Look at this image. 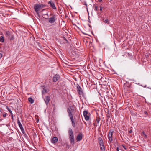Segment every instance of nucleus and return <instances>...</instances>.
<instances>
[{
  "mask_svg": "<svg viewBox=\"0 0 151 151\" xmlns=\"http://www.w3.org/2000/svg\"><path fill=\"white\" fill-rule=\"evenodd\" d=\"M45 16L47 15V17H46L45 18L46 19H48V22L50 24H52L54 23L56 21V20H57V18L56 15L55 14H50V15H52V16L50 17L49 18H48V15L47 13L46 14H45L44 15ZM44 18H45V17H43Z\"/></svg>",
  "mask_w": 151,
  "mask_h": 151,
  "instance_id": "nucleus-1",
  "label": "nucleus"
},
{
  "mask_svg": "<svg viewBox=\"0 0 151 151\" xmlns=\"http://www.w3.org/2000/svg\"><path fill=\"white\" fill-rule=\"evenodd\" d=\"M47 6L46 5L44 4H36L34 5V9L36 13L38 14L39 11L42 8Z\"/></svg>",
  "mask_w": 151,
  "mask_h": 151,
  "instance_id": "nucleus-2",
  "label": "nucleus"
},
{
  "mask_svg": "<svg viewBox=\"0 0 151 151\" xmlns=\"http://www.w3.org/2000/svg\"><path fill=\"white\" fill-rule=\"evenodd\" d=\"M68 132L70 143L73 145L75 143L74 138L72 130L71 128L69 129Z\"/></svg>",
  "mask_w": 151,
  "mask_h": 151,
  "instance_id": "nucleus-3",
  "label": "nucleus"
},
{
  "mask_svg": "<svg viewBox=\"0 0 151 151\" xmlns=\"http://www.w3.org/2000/svg\"><path fill=\"white\" fill-rule=\"evenodd\" d=\"M124 91L125 93L129 91H132V89L130 84L128 82H126L123 86Z\"/></svg>",
  "mask_w": 151,
  "mask_h": 151,
  "instance_id": "nucleus-4",
  "label": "nucleus"
},
{
  "mask_svg": "<svg viewBox=\"0 0 151 151\" xmlns=\"http://www.w3.org/2000/svg\"><path fill=\"white\" fill-rule=\"evenodd\" d=\"M6 37L10 40H13L14 39V37L12 33L9 31H7L4 33Z\"/></svg>",
  "mask_w": 151,
  "mask_h": 151,
  "instance_id": "nucleus-5",
  "label": "nucleus"
},
{
  "mask_svg": "<svg viewBox=\"0 0 151 151\" xmlns=\"http://www.w3.org/2000/svg\"><path fill=\"white\" fill-rule=\"evenodd\" d=\"M67 112L69 115L70 118L73 117V115L72 114V112L74 111V109L73 106H70L69 108L67 109Z\"/></svg>",
  "mask_w": 151,
  "mask_h": 151,
  "instance_id": "nucleus-6",
  "label": "nucleus"
},
{
  "mask_svg": "<svg viewBox=\"0 0 151 151\" xmlns=\"http://www.w3.org/2000/svg\"><path fill=\"white\" fill-rule=\"evenodd\" d=\"M76 88L78 94L79 95H81L83 96L84 95L83 91L82 89L78 84H77L76 85Z\"/></svg>",
  "mask_w": 151,
  "mask_h": 151,
  "instance_id": "nucleus-7",
  "label": "nucleus"
},
{
  "mask_svg": "<svg viewBox=\"0 0 151 151\" xmlns=\"http://www.w3.org/2000/svg\"><path fill=\"white\" fill-rule=\"evenodd\" d=\"M83 115L86 120L88 121L89 120V116L90 115V114L88 112V110L84 111L83 112Z\"/></svg>",
  "mask_w": 151,
  "mask_h": 151,
  "instance_id": "nucleus-8",
  "label": "nucleus"
},
{
  "mask_svg": "<svg viewBox=\"0 0 151 151\" xmlns=\"http://www.w3.org/2000/svg\"><path fill=\"white\" fill-rule=\"evenodd\" d=\"M48 4L50 5V7L54 10L56 9V7L55 6L54 3L52 1H50L48 2Z\"/></svg>",
  "mask_w": 151,
  "mask_h": 151,
  "instance_id": "nucleus-9",
  "label": "nucleus"
},
{
  "mask_svg": "<svg viewBox=\"0 0 151 151\" xmlns=\"http://www.w3.org/2000/svg\"><path fill=\"white\" fill-rule=\"evenodd\" d=\"M60 78V76L59 75L56 74L53 77L52 81L53 82H56L58 81Z\"/></svg>",
  "mask_w": 151,
  "mask_h": 151,
  "instance_id": "nucleus-10",
  "label": "nucleus"
},
{
  "mask_svg": "<svg viewBox=\"0 0 151 151\" xmlns=\"http://www.w3.org/2000/svg\"><path fill=\"white\" fill-rule=\"evenodd\" d=\"M113 131L111 132L109 131L108 133V138L109 141L111 143L113 141V139L112 138V135H113Z\"/></svg>",
  "mask_w": 151,
  "mask_h": 151,
  "instance_id": "nucleus-11",
  "label": "nucleus"
},
{
  "mask_svg": "<svg viewBox=\"0 0 151 151\" xmlns=\"http://www.w3.org/2000/svg\"><path fill=\"white\" fill-rule=\"evenodd\" d=\"M83 135L81 133L78 134L76 137V140L77 141H79L82 140Z\"/></svg>",
  "mask_w": 151,
  "mask_h": 151,
  "instance_id": "nucleus-12",
  "label": "nucleus"
},
{
  "mask_svg": "<svg viewBox=\"0 0 151 151\" xmlns=\"http://www.w3.org/2000/svg\"><path fill=\"white\" fill-rule=\"evenodd\" d=\"M52 143L55 144L57 143L58 141V138L56 137H54L51 140Z\"/></svg>",
  "mask_w": 151,
  "mask_h": 151,
  "instance_id": "nucleus-13",
  "label": "nucleus"
},
{
  "mask_svg": "<svg viewBox=\"0 0 151 151\" xmlns=\"http://www.w3.org/2000/svg\"><path fill=\"white\" fill-rule=\"evenodd\" d=\"M50 100V97L49 96H46L45 98V99H44V101L47 105Z\"/></svg>",
  "mask_w": 151,
  "mask_h": 151,
  "instance_id": "nucleus-14",
  "label": "nucleus"
},
{
  "mask_svg": "<svg viewBox=\"0 0 151 151\" xmlns=\"http://www.w3.org/2000/svg\"><path fill=\"white\" fill-rule=\"evenodd\" d=\"M70 118L72 122V126L73 127L75 128L76 127V125L73 117Z\"/></svg>",
  "mask_w": 151,
  "mask_h": 151,
  "instance_id": "nucleus-15",
  "label": "nucleus"
},
{
  "mask_svg": "<svg viewBox=\"0 0 151 151\" xmlns=\"http://www.w3.org/2000/svg\"><path fill=\"white\" fill-rule=\"evenodd\" d=\"M62 39L63 40V43H68V40L64 36L62 37Z\"/></svg>",
  "mask_w": 151,
  "mask_h": 151,
  "instance_id": "nucleus-16",
  "label": "nucleus"
},
{
  "mask_svg": "<svg viewBox=\"0 0 151 151\" xmlns=\"http://www.w3.org/2000/svg\"><path fill=\"white\" fill-rule=\"evenodd\" d=\"M101 119L100 117L99 116L98 117H97L96 119V122H97V124H96V126H97L99 125V123Z\"/></svg>",
  "mask_w": 151,
  "mask_h": 151,
  "instance_id": "nucleus-17",
  "label": "nucleus"
},
{
  "mask_svg": "<svg viewBox=\"0 0 151 151\" xmlns=\"http://www.w3.org/2000/svg\"><path fill=\"white\" fill-rule=\"evenodd\" d=\"M19 127H20L21 130V131L24 134H25V132H24V129L23 128V126H22V125H20L19 126Z\"/></svg>",
  "mask_w": 151,
  "mask_h": 151,
  "instance_id": "nucleus-18",
  "label": "nucleus"
},
{
  "mask_svg": "<svg viewBox=\"0 0 151 151\" xmlns=\"http://www.w3.org/2000/svg\"><path fill=\"white\" fill-rule=\"evenodd\" d=\"M102 21L105 23L109 24V21L108 19H106L105 20L103 18Z\"/></svg>",
  "mask_w": 151,
  "mask_h": 151,
  "instance_id": "nucleus-19",
  "label": "nucleus"
},
{
  "mask_svg": "<svg viewBox=\"0 0 151 151\" xmlns=\"http://www.w3.org/2000/svg\"><path fill=\"white\" fill-rule=\"evenodd\" d=\"M28 101L31 103L32 104L33 103L34 101L31 97L29 98L28 99Z\"/></svg>",
  "mask_w": 151,
  "mask_h": 151,
  "instance_id": "nucleus-20",
  "label": "nucleus"
},
{
  "mask_svg": "<svg viewBox=\"0 0 151 151\" xmlns=\"http://www.w3.org/2000/svg\"><path fill=\"white\" fill-rule=\"evenodd\" d=\"M100 150L102 151H105V147L104 145H101L100 147Z\"/></svg>",
  "mask_w": 151,
  "mask_h": 151,
  "instance_id": "nucleus-21",
  "label": "nucleus"
},
{
  "mask_svg": "<svg viewBox=\"0 0 151 151\" xmlns=\"http://www.w3.org/2000/svg\"><path fill=\"white\" fill-rule=\"evenodd\" d=\"M0 41L1 42H4V37L3 36H1L0 37Z\"/></svg>",
  "mask_w": 151,
  "mask_h": 151,
  "instance_id": "nucleus-22",
  "label": "nucleus"
},
{
  "mask_svg": "<svg viewBox=\"0 0 151 151\" xmlns=\"http://www.w3.org/2000/svg\"><path fill=\"white\" fill-rule=\"evenodd\" d=\"M99 143L100 146H101V145H104V143H103V140L99 141Z\"/></svg>",
  "mask_w": 151,
  "mask_h": 151,
  "instance_id": "nucleus-23",
  "label": "nucleus"
},
{
  "mask_svg": "<svg viewBox=\"0 0 151 151\" xmlns=\"http://www.w3.org/2000/svg\"><path fill=\"white\" fill-rule=\"evenodd\" d=\"M18 118L17 120V123L19 125V126L21 125H22L21 122H20V121L19 119V118L17 117Z\"/></svg>",
  "mask_w": 151,
  "mask_h": 151,
  "instance_id": "nucleus-24",
  "label": "nucleus"
},
{
  "mask_svg": "<svg viewBox=\"0 0 151 151\" xmlns=\"http://www.w3.org/2000/svg\"><path fill=\"white\" fill-rule=\"evenodd\" d=\"M6 109L8 110L11 114H13L11 110L8 108V106L6 107Z\"/></svg>",
  "mask_w": 151,
  "mask_h": 151,
  "instance_id": "nucleus-25",
  "label": "nucleus"
},
{
  "mask_svg": "<svg viewBox=\"0 0 151 151\" xmlns=\"http://www.w3.org/2000/svg\"><path fill=\"white\" fill-rule=\"evenodd\" d=\"M7 114L5 112H3V117L5 118Z\"/></svg>",
  "mask_w": 151,
  "mask_h": 151,
  "instance_id": "nucleus-26",
  "label": "nucleus"
},
{
  "mask_svg": "<svg viewBox=\"0 0 151 151\" xmlns=\"http://www.w3.org/2000/svg\"><path fill=\"white\" fill-rule=\"evenodd\" d=\"M142 134H143V135H144V137L145 138H147V135L146 134H145V133L144 132V131H143L142 132Z\"/></svg>",
  "mask_w": 151,
  "mask_h": 151,
  "instance_id": "nucleus-27",
  "label": "nucleus"
},
{
  "mask_svg": "<svg viewBox=\"0 0 151 151\" xmlns=\"http://www.w3.org/2000/svg\"><path fill=\"white\" fill-rule=\"evenodd\" d=\"M106 116L107 118V121L109 119V118L110 117V116L109 114H106Z\"/></svg>",
  "mask_w": 151,
  "mask_h": 151,
  "instance_id": "nucleus-28",
  "label": "nucleus"
},
{
  "mask_svg": "<svg viewBox=\"0 0 151 151\" xmlns=\"http://www.w3.org/2000/svg\"><path fill=\"white\" fill-rule=\"evenodd\" d=\"M128 56L132 58V55L130 54L129 53H128Z\"/></svg>",
  "mask_w": 151,
  "mask_h": 151,
  "instance_id": "nucleus-29",
  "label": "nucleus"
},
{
  "mask_svg": "<svg viewBox=\"0 0 151 151\" xmlns=\"http://www.w3.org/2000/svg\"><path fill=\"white\" fill-rule=\"evenodd\" d=\"M94 9L96 11H97L98 10V7L97 6H95V8Z\"/></svg>",
  "mask_w": 151,
  "mask_h": 151,
  "instance_id": "nucleus-30",
  "label": "nucleus"
},
{
  "mask_svg": "<svg viewBox=\"0 0 151 151\" xmlns=\"http://www.w3.org/2000/svg\"><path fill=\"white\" fill-rule=\"evenodd\" d=\"M98 140H99V141H102L103 140L101 137H99L98 138Z\"/></svg>",
  "mask_w": 151,
  "mask_h": 151,
  "instance_id": "nucleus-31",
  "label": "nucleus"
},
{
  "mask_svg": "<svg viewBox=\"0 0 151 151\" xmlns=\"http://www.w3.org/2000/svg\"><path fill=\"white\" fill-rule=\"evenodd\" d=\"M11 116L12 117V120H13V114H11Z\"/></svg>",
  "mask_w": 151,
  "mask_h": 151,
  "instance_id": "nucleus-32",
  "label": "nucleus"
},
{
  "mask_svg": "<svg viewBox=\"0 0 151 151\" xmlns=\"http://www.w3.org/2000/svg\"><path fill=\"white\" fill-rule=\"evenodd\" d=\"M132 129H131L129 131V134L132 133Z\"/></svg>",
  "mask_w": 151,
  "mask_h": 151,
  "instance_id": "nucleus-33",
  "label": "nucleus"
},
{
  "mask_svg": "<svg viewBox=\"0 0 151 151\" xmlns=\"http://www.w3.org/2000/svg\"><path fill=\"white\" fill-rule=\"evenodd\" d=\"M2 56V54L1 53H0V59H1Z\"/></svg>",
  "mask_w": 151,
  "mask_h": 151,
  "instance_id": "nucleus-34",
  "label": "nucleus"
},
{
  "mask_svg": "<svg viewBox=\"0 0 151 151\" xmlns=\"http://www.w3.org/2000/svg\"><path fill=\"white\" fill-rule=\"evenodd\" d=\"M107 113L106 114H109V110L107 109V112H106Z\"/></svg>",
  "mask_w": 151,
  "mask_h": 151,
  "instance_id": "nucleus-35",
  "label": "nucleus"
},
{
  "mask_svg": "<svg viewBox=\"0 0 151 151\" xmlns=\"http://www.w3.org/2000/svg\"><path fill=\"white\" fill-rule=\"evenodd\" d=\"M144 113H145V114H146L147 115L148 114L147 112L146 111H145Z\"/></svg>",
  "mask_w": 151,
  "mask_h": 151,
  "instance_id": "nucleus-36",
  "label": "nucleus"
},
{
  "mask_svg": "<svg viewBox=\"0 0 151 151\" xmlns=\"http://www.w3.org/2000/svg\"><path fill=\"white\" fill-rule=\"evenodd\" d=\"M44 90H43L42 91V93H44V91H45V92H46V90H44Z\"/></svg>",
  "mask_w": 151,
  "mask_h": 151,
  "instance_id": "nucleus-37",
  "label": "nucleus"
},
{
  "mask_svg": "<svg viewBox=\"0 0 151 151\" xmlns=\"http://www.w3.org/2000/svg\"><path fill=\"white\" fill-rule=\"evenodd\" d=\"M102 8H102V7H100V11H102Z\"/></svg>",
  "mask_w": 151,
  "mask_h": 151,
  "instance_id": "nucleus-38",
  "label": "nucleus"
},
{
  "mask_svg": "<svg viewBox=\"0 0 151 151\" xmlns=\"http://www.w3.org/2000/svg\"><path fill=\"white\" fill-rule=\"evenodd\" d=\"M102 0H98V1L99 2H101Z\"/></svg>",
  "mask_w": 151,
  "mask_h": 151,
  "instance_id": "nucleus-39",
  "label": "nucleus"
},
{
  "mask_svg": "<svg viewBox=\"0 0 151 151\" xmlns=\"http://www.w3.org/2000/svg\"><path fill=\"white\" fill-rule=\"evenodd\" d=\"M93 124L94 125L96 126V124H95V123H93Z\"/></svg>",
  "mask_w": 151,
  "mask_h": 151,
  "instance_id": "nucleus-40",
  "label": "nucleus"
},
{
  "mask_svg": "<svg viewBox=\"0 0 151 151\" xmlns=\"http://www.w3.org/2000/svg\"><path fill=\"white\" fill-rule=\"evenodd\" d=\"M81 124H82V127H81V129H82L83 128V124L82 123Z\"/></svg>",
  "mask_w": 151,
  "mask_h": 151,
  "instance_id": "nucleus-41",
  "label": "nucleus"
},
{
  "mask_svg": "<svg viewBox=\"0 0 151 151\" xmlns=\"http://www.w3.org/2000/svg\"><path fill=\"white\" fill-rule=\"evenodd\" d=\"M1 109L0 108V112H1Z\"/></svg>",
  "mask_w": 151,
  "mask_h": 151,
  "instance_id": "nucleus-42",
  "label": "nucleus"
},
{
  "mask_svg": "<svg viewBox=\"0 0 151 151\" xmlns=\"http://www.w3.org/2000/svg\"><path fill=\"white\" fill-rule=\"evenodd\" d=\"M45 10V9H43V10H42V11H43Z\"/></svg>",
  "mask_w": 151,
  "mask_h": 151,
  "instance_id": "nucleus-43",
  "label": "nucleus"
},
{
  "mask_svg": "<svg viewBox=\"0 0 151 151\" xmlns=\"http://www.w3.org/2000/svg\"><path fill=\"white\" fill-rule=\"evenodd\" d=\"M1 35H3V34L2 33V34H1Z\"/></svg>",
  "mask_w": 151,
  "mask_h": 151,
  "instance_id": "nucleus-44",
  "label": "nucleus"
}]
</instances>
